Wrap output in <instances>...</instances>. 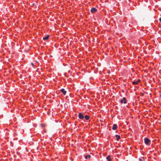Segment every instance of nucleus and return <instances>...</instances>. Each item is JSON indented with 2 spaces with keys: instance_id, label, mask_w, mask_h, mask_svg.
Masks as SVG:
<instances>
[{
  "instance_id": "nucleus-1",
  "label": "nucleus",
  "mask_w": 161,
  "mask_h": 161,
  "mask_svg": "<svg viewBox=\"0 0 161 161\" xmlns=\"http://www.w3.org/2000/svg\"><path fill=\"white\" fill-rule=\"evenodd\" d=\"M150 142V140L147 138H144V142L145 143L148 145L149 144V143Z\"/></svg>"
},
{
  "instance_id": "nucleus-2",
  "label": "nucleus",
  "mask_w": 161,
  "mask_h": 161,
  "mask_svg": "<svg viewBox=\"0 0 161 161\" xmlns=\"http://www.w3.org/2000/svg\"><path fill=\"white\" fill-rule=\"evenodd\" d=\"M79 118L80 119H82L84 118V115L82 114L81 113H80L78 115Z\"/></svg>"
},
{
  "instance_id": "nucleus-3",
  "label": "nucleus",
  "mask_w": 161,
  "mask_h": 161,
  "mask_svg": "<svg viewBox=\"0 0 161 161\" xmlns=\"http://www.w3.org/2000/svg\"><path fill=\"white\" fill-rule=\"evenodd\" d=\"M120 103H124L125 104L126 103V100L125 98V97H123V99L121 100Z\"/></svg>"
},
{
  "instance_id": "nucleus-4",
  "label": "nucleus",
  "mask_w": 161,
  "mask_h": 161,
  "mask_svg": "<svg viewBox=\"0 0 161 161\" xmlns=\"http://www.w3.org/2000/svg\"><path fill=\"white\" fill-rule=\"evenodd\" d=\"M96 11L97 9L94 7L92 8L91 10V12L92 13H94Z\"/></svg>"
},
{
  "instance_id": "nucleus-5",
  "label": "nucleus",
  "mask_w": 161,
  "mask_h": 161,
  "mask_svg": "<svg viewBox=\"0 0 161 161\" xmlns=\"http://www.w3.org/2000/svg\"><path fill=\"white\" fill-rule=\"evenodd\" d=\"M60 91L64 95H65L66 92L65 90L64 89H62L60 90Z\"/></svg>"
},
{
  "instance_id": "nucleus-6",
  "label": "nucleus",
  "mask_w": 161,
  "mask_h": 161,
  "mask_svg": "<svg viewBox=\"0 0 161 161\" xmlns=\"http://www.w3.org/2000/svg\"><path fill=\"white\" fill-rule=\"evenodd\" d=\"M117 128V125L116 124H114L113 125L112 127V129L113 130H115Z\"/></svg>"
},
{
  "instance_id": "nucleus-7",
  "label": "nucleus",
  "mask_w": 161,
  "mask_h": 161,
  "mask_svg": "<svg viewBox=\"0 0 161 161\" xmlns=\"http://www.w3.org/2000/svg\"><path fill=\"white\" fill-rule=\"evenodd\" d=\"M49 37V35H48L46 37H43V39L44 40H47L48 38Z\"/></svg>"
},
{
  "instance_id": "nucleus-8",
  "label": "nucleus",
  "mask_w": 161,
  "mask_h": 161,
  "mask_svg": "<svg viewBox=\"0 0 161 161\" xmlns=\"http://www.w3.org/2000/svg\"><path fill=\"white\" fill-rule=\"evenodd\" d=\"M115 136L116 137V140H117L119 141V139H120V136L119 135H116Z\"/></svg>"
},
{
  "instance_id": "nucleus-9",
  "label": "nucleus",
  "mask_w": 161,
  "mask_h": 161,
  "mask_svg": "<svg viewBox=\"0 0 161 161\" xmlns=\"http://www.w3.org/2000/svg\"><path fill=\"white\" fill-rule=\"evenodd\" d=\"M106 159L108 160V161H111V158H110V156L109 155H108L106 157Z\"/></svg>"
},
{
  "instance_id": "nucleus-10",
  "label": "nucleus",
  "mask_w": 161,
  "mask_h": 161,
  "mask_svg": "<svg viewBox=\"0 0 161 161\" xmlns=\"http://www.w3.org/2000/svg\"><path fill=\"white\" fill-rule=\"evenodd\" d=\"M85 119L86 120H88L89 119V116L88 115H86L85 116Z\"/></svg>"
},
{
  "instance_id": "nucleus-11",
  "label": "nucleus",
  "mask_w": 161,
  "mask_h": 161,
  "mask_svg": "<svg viewBox=\"0 0 161 161\" xmlns=\"http://www.w3.org/2000/svg\"><path fill=\"white\" fill-rule=\"evenodd\" d=\"M90 156L89 155H86L85 157V158H86V159H87L88 158H90Z\"/></svg>"
},
{
  "instance_id": "nucleus-12",
  "label": "nucleus",
  "mask_w": 161,
  "mask_h": 161,
  "mask_svg": "<svg viewBox=\"0 0 161 161\" xmlns=\"http://www.w3.org/2000/svg\"><path fill=\"white\" fill-rule=\"evenodd\" d=\"M138 83V82L137 81H133L132 82V84H133V85H136V84H137Z\"/></svg>"
},
{
  "instance_id": "nucleus-13",
  "label": "nucleus",
  "mask_w": 161,
  "mask_h": 161,
  "mask_svg": "<svg viewBox=\"0 0 161 161\" xmlns=\"http://www.w3.org/2000/svg\"><path fill=\"white\" fill-rule=\"evenodd\" d=\"M144 160V158L143 157H141V158L139 159V160L140 161H142V160Z\"/></svg>"
},
{
  "instance_id": "nucleus-14",
  "label": "nucleus",
  "mask_w": 161,
  "mask_h": 161,
  "mask_svg": "<svg viewBox=\"0 0 161 161\" xmlns=\"http://www.w3.org/2000/svg\"><path fill=\"white\" fill-rule=\"evenodd\" d=\"M159 21L161 22V18H160L159 19Z\"/></svg>"
},
{
  "instance_id": "nucleus-15",
  "label": "nucleus",
  "mask_w": 161,
  "mask_h": 161,
  "mask_svg": "<svg viewBox=\"0 0 161 161\" xmlns=\"http://www.w3.org/2000/svg\"><path fill=\"white\" fill-rule=\"evenodd\" d=\"M31 64L33 66H34V64H33V63H31Z\"/></svg>"
},
{
  "instance_id": "nucleus-16",
  "label": "nucleus",
  "mask_w": 161,
  "mask_h": 161,
  "mask_svg": "<svg viewBox=\"0 0 161 161\" xmlns=\"http://www.w3.org/2000/svg\"><path fill=\"white\" fill-rule=\"evenodd\" d=\"M140 81V80H137V81L138 82H139Z\"/></svg>"
}]
</instances>
